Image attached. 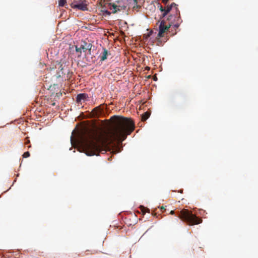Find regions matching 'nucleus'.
Returning a JSON list of instances; mask_svg holds the SVG:
<instances>
[{"label": "nucleus", "mask_w": 258, "mask_h": 258, "mask_svg": "<svg viewBox=\"0 0 258 258\" xmlns=\"http://www.w3.org/2000/svg\"><path fill=\"white\" fill-rule=\"evenodd\" d=\"M111 119V128L106 133L103 139L94 131L87 129L79 133V141L87 156H98L100 152H105L106 144H112L117 141L119 145L135 129V123L130 118L113 116Z\"/></svg>", "instance_id": "obj_1"}, {"label": "nucleus", "mask_w": 258, "mask_h": 258, "mask_svg": "<svg viewBox=\"0 0 258 258\" xmlns=\"http://www.w3.org/2000/svg\"><path fill=\"white\" fill-rule=\"evenodd\" d=\"M178 217L183 221L186 222L189 225H197L202 222V220L197 217L192 213L187 210L182 209L177 212Z\"/></svg>", "instance_id": "obj_2"}, {"label": "nucleus", "mask_w": 258, "mask_h": 258, "mask_svg": "<svg viewBox=\"0 0 258 258\" xmlns=\"http://www.w3.org/2000/svg\"><path fill=\"white\" fill-rule=\"evenodd\" d=\"M159 10L163 12L162 17H164L170 11H174L175 14H174L176 19H177V23L174 24L175 28H178L179 26V21L180 20L179 11L178 10L177 5L173 3L170 6H167L166 8H163L162 6H160Z\"/></svg>", "instance_id": "obj_3"}, {"label": "nucleus", "mask_w": 258, "mask_h": 258, "mask_svg": "<svg viewBox=\"0 0 258 258\" xmlns=\"http://www.w3.org/2000/svg\"><path fill=\"white\" fill-rule=\"evenodd\" d=\"M126 7V4L121 2H117L116 3H110L109 4V9L111 10L112 13L114 14L117 12L125 10Z\"/></svg>", "instance_id": "obj_4"}, {"label": "nucleus", "mask_w": 258, "mask_h": 258, "mask_svg": "<svg viewBox=\"0 0 258 258\" xmlns=\"http://www.w3.org/2000/svg\"><path fill=\"white\" fill-rule=\"evenodd\" d=\"M172 23H169L168 25H165V22L162 20L159 27V33L157 35V38H160L164 36V33L168 31L170 27L172 26Z\"/></svg>", "instance_id": "obj_5"}, {"label": "nucleus", "mask_w": 258, "mask_h": 258, "mask_svg": "<svg viewBox=\"0 0 258 258\" xmlns=\"http://www.w3.org/2000/svg\"><path fill=\"white\" fill-rule=\"evenodd\" d=\"M87 5L85 0H74L71 4V7L73 9H77L82 11H86Z\"/></svg>", "instance_id": "obj_6"}, {"label": "nucleus", "mask_w": 258, "mask_h": 258, "mask_svg": "<svg viewBox=\"0 0 258 258\" xmlns=\"http://www.w3.org/2000/svg\"><path fill=\"white\" fill-rule=\"evenodd\" d=\"M125 4H126V6H132L133 9L135 10H139L141 8V6L138 5L137 0H123Z\"/></svg>", "instance_id": "obj_7"}, {"label": "nucleus", "mask_w": 258, "mask_h": 258, "mask_svg": "<svg viewBox=\"0 0 258 258\" xmlns=\"http://www.w3.org/2000/svg\"><path fill=\"white\" fill-rule=\"evenodd\" d=\"M88 96L86 93H80L77 95L76 97V101L77 103H82L87 100Z\"/></svg>", "instance_id": "obj_8"}, {"label": "nucleus", "mask_w": 258, "mask_h": 258, "mask_svg": "<svg viewBox=\"0 0 258 258\" xmlns=\"http://www.w3.org/2000/svg\"><path fill=\"white\" fill-rule=\"evenodd\" d=\"M80 46L83 52H86L87 50H90L92 48V45L86 42H83Z\"/></svg>", "instance_id": "obj_9"}, {"label": "nucleus", "mask_w": 258, "mask_h": 258, "mask_svg": "<svg viewBox=\"0 0 258 258\" xmlns=\"http://www.w3.org/2000/svg\"><path fill=\"white\" fill-rule=\"evenodd\" d=\"M107 55H108L107 50L105 48H103V51L102 54V55L101 56L100 60L102 61L105 60L107 58Z\"/></svg>", "instance_id": "obj_10"}, {"label": "nucleus", "mask_w": 258, "mask_h": 258, "mask_svg": "<svg viewBox=\"0 0 258 258\" xmlns=\"http://www.w3.org/2000/svg\"><path fill=\"white\" fill-rule=\"evenodd\" d=\"M92 112L94 115H98L101 113V110L100 107H96L92 110Z\"/></svg>", "instance_id": "obj_11"}, {"label": "nucleus", "mask_w": 258, "mask_h": 258, "mask_svg": "<svg viewBox=\"0 0 258 258\" xmlns=\"http://www.w3.org/2000/svg\"><path fill=\"white\" fill-rule=\"evenodd\" d=\"M150 113L148 112H146L142 115V120H146L150 116Z\"/></svg>", "instance_id": "obj_12"}, {"label": "nucleus", "mask_w": 258, "mask_h": 258, "mask_svg": "<svg viewBox=\"0 0 258 258\" xmlns=\"http://www.w3.org/2000/svg\"><path fill=\"white\" fill-rule=\"evenodd\" d=\"M140 210H141V211L142 212V213L144 214L146 212H148L149 213V209H148V208H146L145 207H144L143 206H141L140 207Z\"/></svg>", "instance_id": "obj_13"}, {"label": "nucleus", "mask_w": 258, "mask_h": 258, "mask_svg": "<svg viewBox=\"0 0 258 258\" xmlns=\"http://www.w3.org/2000/svg\"><path fill=\"white\" fill-rule=\"evenodd\" d=\"M82 50V49H81V46L80 47H78L77 46H76V51L77 52L79 53V57L81 56V55Z\"/></svg>", "instance_id": "obj_14"}, {"label": "nucleus", "mask_w": 258, "mask_h": 258, "mask_svg": "<svg viewBox=\"0 0 258 258\" xmlns=\"http://www.w3.org/2000/svg\"><path fill=\"white\" fill-rule=\"evenodd\" d=\"M66 0H59L58 2L59 6L63 7L66 4Z\"/></svg>", "instance_id": "obj_15"}, {"label": "nucleus", "mask_w": 258, "mask_h": 258, "mask_svg": "<svg viewBox=\"0 0 258 258\" xmlns=\"http://www.w3.org/2000/svg\"><path fill=\"white\" fill-rule=\"evenodd\" d=\"M30 154L29 152H26L23 154V157L24 158H28L30 156Z\"/></svg>", "instance_id": "obj_16"}, {"label": "nucleus", "mask_w": 258, "mask_h": 258, "mask_svg": "<svg viewBox=\"0 0 258 258\" xmlns=\"http://www.w3.org/2000/svg\"><path fill=\"white\" fill-rule=\"evenodd\" d=\"M59 69L60 70V71H61V74L63 75V68L62 67V64H61L59 68ZM64 74H65L64 73Z\"/></svg>", "instance_id": "obj_17"}, {"label": "nucleus", "mask_w": 258, "mask_h": 258, "mask_svg": "<svg viewBox=\"0 0 258 258\" xmlns=\"http://www.w3.org/2000/svg\"><path fill=\"white\" fill-rule=\"evenodd\" d=\"M170 214H172V215L174 214V211H173V210L171 211L170 212Z\"/></svg>", "instance_id": "obj_18"}, {"label": "nucleus", "mask_w": 258, "mask_h": 258, "mask_svg": "<svg viewBox=\"0 0 258 258\" xmlns=\"http://www.w3.org/2000/svg\"><path fill=\"white\" fill-rule=\"evenodd\" d=\"M117 149H118V151H114L115 153H117V152H120L119 149L118 147H117Z\"/></svg>", "instance_id": "obj_19"}, {"label": "nucleus", "mask_w": 258, "mask_h": 258, "mask_svg": "<svg viewBox=\"0 0 258 258\" xmlns=\"http://www.w3.org/2000/svg\"><path fill=\"white\" fill-rule=\"evenodd\" d=\"M105 13H106V14H107L108 15H110V13L109 11H105Z\"/></svg>", "instance_id": "obj_20"}, {"label": "nucleus", "mask_w": 258, "mask_h": 258, "mask_svg": "<svg viewBox=\"0 0 258 258\" xmlns=\"http://www.w3.org/2000/svg\"><path fill=\"white\" fill-rule=\"evenodd\" d=\"M172 15H171L170 16H169L168 19L170 20L172 19Z\"/></svg>", "instance_id": "obj_21"}, {"label": "nucleus", "mask_w": 258, "mask_h": 258, "mask_svg": "<svg viewBox=\"0 0 258 258\" xmlns=\"http://www.w3.org/2000/svg\"><path fill=\"white\" fill-rule=\"evenodd\" d=\"M161 210H165V208H164V207L162 206V207H161Z\"/></svg>", "instance_id": "obj_22"}, {"label": "nucleus", "mask_w": 258, "mask_h": 258, "mask_svg": "<svg viewBox=\"0 0 258 258\" xmlns=\"http://www.w3.org/2000/svg\"><path fill=\"white\" fill-rule=\"evenodd\" d=\"M168 0H163V2L164 3H166L168 2Z\"/></svg>", "instance_id": "obj_23"}, {"label": "nucleus", "mask_w": 258, "mask_h": 258, "mask_svg": "<svg viewBox=\"0 0 258 258\" xmlns=\"http://www.w3.org/2000/svg\"><path fill=\"white\" fill-rule=\"evenodd\" d=\"M30 143V141L28 140L25 143L26 144H29Z\"/></svg>", "instance_id": "obj_24"}, {"label": "nucleus", "mask_w": 258, "mask_h": 258, "mask_svg": "<svg viewBox=\"0 0 258 258\" xmlns=\"http://www.w3.org/2000/svg\"><path fill=\"white\" fill-rule=\"evenodd\" d=\"M55 105V102H54V103H53L52 104V105H53V106H54Z\"/></svg>", "instance_id": "obj_25"}, {"label": "nucleus", "mask_w": 258, "mask_h": 258, "mask_svg": "<svg viewBox=\"0 0 258 258\" xmlns=\"http://www.w3.org/2000/svg\"><path fill=\"white\" fill-rule=\"evenodd\" d=\"M73 137H71V141H72Z\"/></svg>", "instance_id": "obj_26"}]
</instances>
